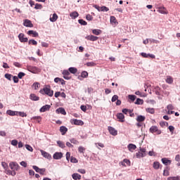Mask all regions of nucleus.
<instances>
[{
  "mask_svg": "<svg viewBox=\"0 0 180 180\" xmlns=\"http://www.w3.org/2000/svg\"><path fill=\"white\" fill-rule=\"evenodd\" d=\"M40 94L42 95H47L48 96H53L54 95V91L50 89V86H46L44 87L43 89L39 91Z\"/></svg>",
  "mask_w": 180,
  "mask_h": 180,
  "instance_id": "nucleus-1",
  "label": "nucleus"
},
{
  "mask_svg": "<svg viewBox=\"0 0 180 180\" xmlns=\"http://www.w3.org/2000/svg\"><path fill=\"white\" fill-rule=\"evenodd\" d=\"M147 155V149L140 148L139 151L136 153V158H143Z\"/></svg>",
  "mask_w": 180,
  "mask_h": 180,
  "instance_id": "nucleus-2",
  "label": "nucleus"
},
{
  "mask_svg": "<svg viewBox=\"0 0 180 180\" xmlns=\"http://www.w3.org/2000/svg\"><path fill=\"white\" fill-rule=\"evenodd\" d=\"M9 167L12 171H14V172H16V171H19V169H20V166H19V165L15 162H10Z\"/></svg>",
  "mask_w": 180,
  "mask_h": 180,
  "instance_id": "nucleus-3",
  "label": "nucleus"
},
{
  "mask_svg": "<svg viewBox=\"0 0 180 180\" xmlns=\"http://www.w3.org/2000/svg\"><path fill=\"white\" fill-rule=\"evenodd\" d=\"M71 124H75V126H84V122L81 120L72 119L70 120Z\"/></svg>",
  "mask_w": 180,
  "mask_h": 180,
  "instance_id": "nucleus-4",
  "label": "nucleus"
},
{
  "mask_svg": "<svg viewBox=\"0 0 180 180\" xmlns=\"http://www.w3.org/2000/svg\"><path fill=\"white\" fill-rule=\"evenodd\" d=\"M94 8H95V9H97V11H98V12H108L109 11V8L103 6H99L98 5H94Z\"/></svg>",
  "mask_w": 180,
  "mask_h": 180,
  "instance_id": "nucleus-5",
  "label": "nucleus"
},
{
  "mask_svg": "<svg viewBox=\"0 0 180 180\" xmlns=\"http://www.w3.org/2000/svg\"><path fill=\"white\" fill-rule=\"evenodd\" d=\"M149 131H150V133H152V134L156 133V134H161V130H160L158 129V127H157V126H152L149 129Z\"/></svg>",
  "mask_w": 180,
  "mask_h": 180,
  "instance_id": "nucleus-6",
  "label": "nucleus"
},
{
  "mask_svg": "<svg viewBox=\"0 0 180 180\" xmlns=\"http://www.w3.org/2000/svg\"><path fill=\"white\" fill-rule=\"evenodd\" d=\"M18 39L21 43H27L29 39L27 37H25V34L20 33L18 35Z\"/></svg>",
  "mask_w": 180,
  "mask_h": 180,
  "instance_id": "nucleus-7",
  "label": "nucleus"
},
{
  "mask_svg": "<svg viewBox=\"0 0 180 180\" xmlns=\"http://www.w3.org/2000/svg\"><path fill=\"white\" fill-rule=\"evenodd\" d=\"M62 74L65 79H71V77H70V70H64Z\"/></svg>",
  "mask_w": 180,
  "mask_h": 180,
  "instance_id": "nucleus-8",
  "label": "nucleus"
},
{
  "mask_svg": "<svg viewBox=\"0 0 180 180\" xmlns=\"http://www.w3.org/2000/svg\"><path fill=\"white\" fill-rule=\"evenodd\" d=\"M86 40H89L90 41H96L99 37L94 36V35H88L85 37Z\"/></svg>",
  "mask_w": 180,
  "mask_h": 180,
  "instance_id": "nucleus-9",
  "label": "nucleus"
},
{
  "mask_svg": "<svg viewBox=\"0 0 180 180\" xmlns=\"http://www.w3.org/2000/svg\"><path fill=\"white\" fill-rule=\"evenodd\" d=\"M53 157L54 160H61L63 158V153L56 152L53 154Z\"/></svg>",
  "mask_w": 180,
  "mask_h": 180,
  "instance_id": "nucleus-10",
  "label": "nucleus"
},
{
  "mask_svg": "<svg viewBox=\"0 0 180 180\" xmlns=\"http://www.w3.org/2000/svg\"><path fill=\"white\" fill-rule=\"evenodd\" d=\"M108 131L112 136H117V130L115 129V128L112 127H108Z\"/></svg>",
  "mask_w": 180,
  "mask_h": 180,
  "instance_id": "nucleus-11",
  "label": "nucleus"
},
{
  "mask_svg": "<svg viewBox=\"0 0 180 180\" xmlns=\"http://www.w3.org/2000/svg\"><path fill=\"white\" fill-rule=\"evenodd\" d=\"M121 165H122V167H130V160L128 159H124L122 162H120Z\"/></svg>",
  "mask_w": 180,
  "mask_h": 180,
  "instance_id": "nucleus-12",
  "label": "nucleus"
},
{
  "mask_svg": "<svg viewBox=\"0 0 180 180\" xmlns=\"http://www.w3.org/2000/svg\"><path fill=\"white\" fill-rule=\"evenodd\" d=\"M50 108H51V105H45L42 106L39 110L41 112H47V110H50Z\"/></svg>",
  "mask_w": 180,
  "mask_h": 180,
  "instance_id": "nucleus-13",
  "label": "nucleus"
},
{
  "mask_svg": "<svg viewBox=\"0 0 180 180\" xmlns=\"http://www.w3.org/2000/svg\"><path fill=\"white\" fill-rule=\"evenodd\" d=\"M23 25L26 27H33V23H32V21H30V20H25Z\"/></svg>",
  "mask_w": 180,
  "mask_h": 180,
  "instance_id": "nucleus-14",
  "label": "nucleus"
},
{
  "mask_svg": "<svg viewBox=\"0 0 180 180\" xmlns=\"http://www.w3.org/2000/svg\"><path fill=\"white\" fill-rule=\"evenodd\" d=\"M117 118L119 120V122H121V123L124 122V115L122 112L117 114Z\"/></svg>",
  "mask_w": 180,
  "mask_h": 180,
  "instance_id": "nucleus-15",
  "label": "nucleus"
},
{
  "mask_svg": "<svg viewBox=\"0 0 180 180\" xmlns=\"http://www.w3.org/2000/svg\"><path fill=\"white\" fill-rule=\"evenodd\" d=\"M27 34H29V36H31V34H32V37H39V33L34 30H29L27 32Z\"/></svg>",
  "mask_w": 180,
  "mask_h": 180,
  "instance_id": "nucleus-16",
  "label": "nucleus"
},
{
  "mask_svg": "<svg viewBox=\"0 0 180 180\" xmlns=\"http://www.w3.org/2000/svg\"><path fill=\"white\" fill-rule=\"evenodd\" d=\"M158 12L163 15H168V11H167V8H165V7L159 8V9L158 10Z\"/></svg>",
  "mask_w": 180,
  "mask_h": 180,
  "instance_id": "nucleus-17",
  "label": "nucleus"
},
{
  "mask_svg": "<svg viewBox=\"0 0 180 180\" xmlns=\"http://www.w3.org/2000/svg\"><path fill=\"white\" fill-rule=\"evenodd\" d=\"M60 131L62 136H64V134H65V133H67L68 131V129L67 127H65V126H62L60 127Z\"/></svg>",
  "mask_w": 180,
  "mask_h": 180,
  "instance_id": "nucleus-18",
  "label": "nucleus"
},
{
  "mask_svg": "<svg viewBox=\"0 0 180 180\" xmlns=\"http://www.w3.org/2000/svg\"><path fill=\"white\" fill-rule=\"evenodd\" d=\"M153 167L154 169H160V168H162V165H160L159 162H154L153 164Z\"/></svg>",
  "mask_w": 180,
  "mask_h": 180,
  "instance_id": "nucleus-19",
  "label": "nucleus"
},
{
  "mask_svg": "<svg viewBox=\"0 0 180 180\" xmlns=\"http://www.w3.org/2000/svg\"><path fill=\"white\" fill-rule=\"evenodd\" d=\"M41 155H43V157H44V158H51V155L50 154H49V153L43 150H41Z\"/></svg>",
  "mask_w": 180,
  "mask_h": 180,
  "instance_id": "nucleus-20",
  "label": "nucleus"
},
{
  "mask_svg": "<svg viewBox=\"0 0 180 180\" xmlns=\"http://www.w3.org/2000/svg\"><path fill=\"white\" fill-rule=\"evenodd\" d=\"M136 148H137V146H136V145L134 144L130 143L128 145V150L131 153H133V151H134V150H136Z\"/></svg>",
  "mask_w": 180,
  "mask_h": 180,
  "instance_id": "nucleus-21",
  "label": "nucleus"
},
{
  "mask_svg": "<svg viewBox=\"0 0 180 180\" xmlns=\"http://www.w3.org/2000/svg\"><path fill=\"white\" fill-rule=\"evenodd\" d=\"M162 164H164L165 165H170L171 164V160H168V158H164L162 159Z\"/></svg>",
  "mask_w": 180,
  "mask_h": 180,
  "instance_id": "nucleus-22",
  "label": "nucleus"
},
{
  "mask_svg": "<svg viewBox=\"0 0 180 180\" xmlns=\"http://www.w3.org/2000/svg\"><path fill=\"white\" fill-rule=\"evenodd\" d=\"M6 113L7 115H9V116H18V111H12L11 110H8Z\"/></svg>",
  "mask_w": 180,
  "mask_h": 180,
  "instance_id": "nucleus-23",
  "label": "nucleus"
},
{
  "mask_svg": "<svg viewBox=\"0 0 180 180\" xmlns=\"http://www.w3.org/2000/svg\"><path fill=\"white\" fill-rule=\"evenodd\" d=\"M70 18H72V19H77V18L79 16V14L78 13V12L74 11L70 14Z\"/></svg>",
  "mask_w": 180,
  "mask_h": 180,
  "instance_id": "nucleus-24",
  "label": "nucleus"
},
{
  "mask_svg": "<svg viewBox=\"0 0 180 180\" xmlns=\"http://www.w3.org/2000/svg\"><path fill=\"white\" fill-rule=\"evenodd\" d=\"M30 99H31V101H39L40 99V98L39 96H36V94H32L30 96Z\"/></svg>",
  "mask_w": 180,
  "mask_h": 180,
  "instance_id": "nucleus-25",
  "label": "nucleus"
},
{
  "mask_svg": "<svg viewBox=\"0 0 180 180\" xmlns=\"http://www.w3.org/2000/svg\"><path fill=\"white\" fill-rule=\"evenodd\" d=\"M58 19V15H57L56 13H53V15H52V17H51V18H49V20H50L51 22H56Z\"/></svg>",
  "mask_w": 180,
  "mask_h": 180,
  "instance_id": "nucleus-26",
  "label": "nucleus"
},
{
  "mask_svg": "<svg viewBox=\"0 0 180 180\" xmlns=\"http://www.w3.org/2000/svg\"><path fill=\"white\" fill-rule=\"evenodd\" d=\"M92 33H93V34H95L96 36H99V34H102V30H98V29H94V30H92Z\"/></svg>",
  "mask_w": 180,
  "mask_h": 180,
  "instance_id": "nucleus-27",
  "label": "nucleus"
},
{
  "mask_svg": "<svg viewBox=\"0 0 180 180\" xmlns=\"http://www.w3.org/2000/svg\"><path fill=\"white\" fill-rule=\"evenodd\" d=\"M144 120H146V117L145 116L139 115L136 117V122H144Z\"/></svg>",
  "mask_w": 180,
  "mask_h": 180,
  "instance_id": "nucleus-28",
  "label": "nucleus"
},
{
  "mask_svg": "<svg viewBox=\"0 0 180 180\" xmlns=\"http://www.w3.org/2000/svg\"><path fill=\"white\" fill-rule=\"evenodd\" d=\"M56 113H61V115H67L65 110L63 108H59L56 110Z\"/></svg>",
  "mask_w": 180,
  "mask_h": 180,
  "instance_id": "nucleus-29",
  "label": "nucleus"
},
{
  "mask_svg": "<svg viewBox=\"0 0 180 180\" xmlns=\"http://www.w3.org/2000/svg\"><path fill=\"white\" fill-rule=\"evenodd\" d=\"M68 71L70 72V74H77V72H78V69L72 67L68 69Z\"/></svg>",
  "mask_w": 180,
  "mask_h": 180,
  "instance_id": "nucleus-30",
  "label": "nucleus"
},
{
  "mask_svg": "<svg viewBox=\"0 0 180 180\" xmlns=\"http://www.w3.org/2000/svg\"><path fill=\"white\" fill-rule=\"evenodd\" d=\"M6 174H7V175H12V176H15V175H16V172H15V171H11V170H9V169H6Z\"/></svg>",
  "mask_w": 180,
  "mask_h": 180,
  "instance_id": "nucleus-31",
  "label": "nucleus"
},
{
  "mask_svg": "<svg viewBox=\"0 0 180 180\" xmlns=\"http://www.w3.org/2000/svg\"><path fill=\"white\" fill-rule=\"evenodd\" d=\"M166 82L169 84H172L174 82V78L171 76H167Z\"/></svg>",
  "mask_w": 180,
  "mask_h": 180,
  "instance_id": "nucleus-32",
  "label": "nucleus"
},
{
  "mask_svg": "<svg viewBox=\"0 0 180 180\" xmlns=\"http://www.w3.org/2000/svg\"><path fill=\"white\" fill-rule=\"evenodd\" d=\"M32 89H34L35 91L39 89L40 88V84L39 82H34L32 86Z\"/></svg>",
  "mask_w": 180,
  "mask_h": 180,
  "instance_id": "nucleus-33",
  "label": "nucleus"
},
{
  "mask_svg": "<svg viewBox=\"0 0 180 180\" xmlns=\"http://www.w3.org/2000/svg\"><path fill=\"white\" fill-rule=\"evenodd\" d=\"M72 177L75 179V180H77V179H81V175L79 174H77V173H75L72 175Z\"/></svg>",
  "mask_w": 180,
  "mask_h": 180,
  "instance_id": "nucleus-34",
  "label": "nucleus"
},
{
  "mask_svg": "<svg viewBox=\"0 0 180 180\" xmlns=\"http://www.w3.org/2000/svg\"><path fill=\"white\" fill-rule=\"evenodd\" d=\"M57 144L60 148H65V144L63 141H58Z\"/></svg>",
  "mask_w": 180,
  "mask_h": 180,
  "instance_id": "nucleus-35",
  "label": "nucleus"
},
{
  "mask_svg": "<svg viewBox=\"0 0 180 180\" xmlns=\"http://www.w3.org/2000/svg\"><path fill=\"white\" fill-rule=\"evenodd\" d=\"M32 120H36V122L37 123H40V122H41V117L40 116H36V117H33L32 118Z\"/></svg>",
  "mask_w": 180,
  "mask_h": 180,
  "instance_id": "nucleus-36",
  "label": "nucleus"
},
{
  "mask_svg": "<svg viewBox=\"0 0 180 180\" xmlns=\"http://www.w3.org/2000/svg\"><path fill=\"white\" fill-rule=\"evenodd\" d=\"M78 22L83 26H86V25H88V22H86V21L84 20L83 19L78 20Z\"/></svg>",
  "mask_w": 180,
  "mask_h": 180,
  "instance_id": "nucleus-37",
  "label": "nucleus"
},
{
  "mask_svg": "<svg viewBox=\"0 0 180 180\" xmlns=\"http://www.w3.org/2000/svg\"><path fill=\"white\" fill-rule=\"evenodd\" d=\"M28 44H32V46H37V41L34 39H30Z\"/></svg>",
  "mask_w": 180,
  "mask_h": 180,
  "instance_id": "nucleus-38",
  "label": "nucleus"
},
{
  "mask_svg": "<svg viewBox=\"0 0 180 180\" xmlns=\"http://www.w3.org/2000/svg\"><path fill=\"white\" fill-rule=\"evenodd\" d=\"M18 116H20L21 117H26L27 115L25 112H18Z\"/></svg>",
  "mask_w": 180,
  "mask_h": 180,
  "instance_id": "nucleus-39",
  "label": "nucleus"
},
{
  "mask_svg": "<svg viewBox=\"0 0 180 180\" xmlns=\"http://www.w3.org/2000/svg\"><path fill=\"white\" fill-rule=\"evenodd\" d=\"M167 180H180V176H170L167 178Z\"/></svg>",
  "mask_w": 180,
  "mask_h": 180,
  "instance_id": "nucleus-40",
  "label": "nucleus"
},
{
  "mask_svg": "<svg viewBox=\"0 0 180 180\" xmlns=\"http://www.w3.org/2000/svg\"><path fill=\"white\" fill-rule=\"evenodd\" d=\"M78 151L79 153L84 154V153H85V148H84V146H79L78 148Z\"/></svg>",
  "mask_w": 180,
  "mask_h": 180,
  "instance_id": "nucleus-41",
  "label": "nucleus"
},
{
  "mask_svg": "<svg viewBox=\"0 0 180 180\" xmlns=\"http://www.w3.org/2000/svg\"><path fill=\"white\" fill-rule=\"evenodd\" d=\"M110 20L111 23H117V20H116V17L115 16H110Z\"/></svg>",
  "mask_w": 180,
  "mask_h": 180,
  "instance_id": "nucleus-42",
  "label": "nucleus"
},
{
  "mask_svg": "<svg viewBox=\"0 0 180 180\" xmlns=\"http://www.w3.org/2000/svg\"><path fill=\"white\" fill-rule=\"evenodd\" d=\"M146 112H148V113H151V115H154L155 110L154 108H146Z\"/></svg>",
  "mask_w": 180,
  "mask_h": 180,
  "instance_id": "nucleus-43",
  "label": "nucleus"
},
{
  "mask_svg": "<svg viewBox=\"0 0 180 180\" xmlns=\"http://www.w3.org/2000/svg\"><path fill=\"white\" fill-rule=\"evenodd\" d=\"M25 148L28 150L30 151L31 153H33V148L30 146V145H25Z\"/></svg>",
  "mask_w": 180,
  "mask_h": 180,
  "instance_id": "nucleus-44",
  "label": "nucleus"
},
{
  "mask_svg": "<svg viewBox=\"0 0 180 180\" xmlns=\"http://www.w3.org/2000/svg\"><path fill=\"white\" fill-rule=\"evenodd\" d=\"M128 98L129 99H130V101H132V102H134V101H136V98L137 97L134 95H129Z\"/></svg>",
  "mask_w": 180,
  "mask_h": 180,
  "instance_id": "nucleus-45",
  "label": "nucleus"
},
{
  "mask_svg": "<svg viewBox=\"0 0 180 180\" xmlns=\"http://www.w3.org/2000/svg\"><path fill=\"white\" fill-rule=\"evenodd\" d=\"M5 78H6V79H8V81H11L12 80V75H11L9 73H6L5 75Z\"/></svg>",
  "mask_w": 180,
  "mask_h": 180,
  "instance_id": "nucleus-46",
  "label": "nucleus"
},
{
  "mask_svg": "<svg viewBox=\"0 0 180 180\" xmlns=\"http://www.w3.org/2000/svg\"><path fill=\"white\" fill-rule=\"evenodd\" d=\"M82 78H86L88 77V72L86 71H83L81 74Z\"/></svg>",
  "mask_w": 180,
  "mask_h": 180,
  "instance_id": "nucleus-47",
  "label": "nucleus"
},
{
  "mask_svg": "<svg viewBox=\"0 0 180 180\" xmlns=\"http://www.w3.org/2000/svg\"><path fill=\"white\" fill-rule=\"evenodd\" d=\"M27 68H28V71H30V72L34 73V72L36 71V67L30 66Z\"/></svg>",
  "mask_w": 180,
  "mask_h": 180,
  "instance_id": "nucleus-48",
  "label": "nucleus"
},
{
  "mask_svg": "<svg viewBox=\"0 0 180 180\" xmlns=\"http://www.w3.org/2000/svg\"><path fill=\"white\" fill-rule=\"evenodd\" d=\"M34 9H43V6L40 4H36Z\"/></svg>",
  "mask_w": 180,
  "mask_h": 180,
  "instance_id": "nucleus-49",
  "label": "nucleus"
},
{
  "mask_svg": "<svg viewBox=\"0 0 180 180\" xmlns=\"http://www.w3.org/2000/svg\"><path fill=\"white\" fill-rule=\"evenodd\" d=\"M70 162H72L73 164H77V162H78V160L72 156L70 158Z\"/></svg>",
  "mask_w": 180,
  "mask_h": 180,
  "instance_id": "nucleus-50",
  "label": "nucleus"
},
{
  "mask_svg": "<svg viewBox=\"0 0 180 180\" xmlns=\"http://www.w3.org/2000/svg\"><path fill=\"white\" fill-rule=\"evenodd\" d=\"M136 105H143V100L141 98H137L136 101L135 102Z\"/></svg>",
  "mask_w": 180,
  "mask_h": 180,
  "instance_id": "nucleus-51",
  "label": "nucleus"
},
{
  "mask_svg": "<svg viewBox=\"0 0 180 180\" xmlns=\"http://www.w3.org/2000/svg\"><path fill=\"white\" fill-rule=\"evenodd\" d=\"M25 75H26V74H25V72H20L18 73V78H20V79H22L23 78V77H25Z\"/></svg>",
  "mask_w": 180,
  "mask_h": 180,
  "instance_id": "nucleus-52",
  "label": "nucleus"
},
{
  "mask_svg": "<svg viewBox=\"0 0 180 180\" xmlns=\"http://www.w3.org/2000/svg\"><path fill=\"white\" fill-rule=\"evenodd\" d=\"M1 165L3 167V168H4V169H8V163L5 162H1Z\"/></svg>",
  "mask_w": 180,
  "mask_h": 180,
  "instance_id": "nucleus-53",
  "label": "nucleus"
},
{
  "mask_svg": "<svg viewBox=\"0 0 180 180\" xmlns=\"http://www.w3.org/2000/svg\"><path fill=\"white\" fill-rule=\"evenodd\" d=\"M70 143H72V144H76V145L79 144V142L77 140H76L75 139H70Z\"/></svg>",
  "mask_w": 180,
  "mask_h": 180,
  "instance_id": "nucleus-54",
  "label": "nucleus"
},
{
  "mask_svg": "<svg viewBox=\"0 0 180 180\" xmlns=\"http://www.w3.org/2000/svg\"><path fill=\"white\" fill-rule=\"evenodd\" d=\"M18 140L14 139V140L11 141V145L14 146V147H16V146H18Z\"/></svg>",
  "mask_w": 180,
  "mask_h": 180,
  "instance_id": "nucleus-55",
  "label": "nucleus"
},
{
  "mask_svg": "<svg viewBox=\"0 0 180 180\" xmlns=\"http://www.w3.org/2000/svg\"><path fill=\"white\" fill-rule=\"evenodd\" d=\"M119 99V96L117 95H114L111 99L112 102H116Z\"/></svg>",
  "mask_w": 180,
  "mask_h": 180,
  "instance_id": "nucleus-56",
  "label": "nucleus"
},
{
  "mask_svg": "<svg viewBox=\"0 0 180 180\" xmlns=\"http://www.w3.org/2000/svg\"><path fill=\"white\" fill-rule=\"evenodd\" d=\"M163 175H164V176H169V170L165 169L163 171Z\"/></svg>",
  "mask_w": 180,
  "mask_h": 180,
  "instance_id": "nucleus-57",
  "label": "nucleus"
},
{
  "mask_svg": "<svg viewBox=\"0 0 180 180\" xmlns=\"http://www.w3.org/2000/svg\"><path fill=\"white\" fill-rule=\"evenodd\" d=\"M129 112V113H131V110H129L127 108L122 109V113H124V115H127V112Z\"/></svg>",
  "mask_w": 180,
  "mask_h": 180,
  "instance_id": "nucleus-58",
  "label": "nucleus"
},
{
  "mask_svg": "<svg viewBox=\"0 0 180 180\" xmlns=\"http://www.w3.org/2000/svg\"><path fill=\"white\" fill-rule=\"evenodd\" d=\"M86 20L91 21V20H93L94 17H92V15H91V14H88L86 16Z\"/></svg>",
  "mask_w": 180,
  "mask_h": 180,
  "instance_id": "nucleus-59",
  "label": "nucleus"
},
{
  "mask_svg": "<svg viewBox=\"0 0 180 180\" xmlns=\"http://www.w3.org/2000/svg\"><path fill=\"white\" fill-rule=\"evenodd\" d=\"M86 65L87 67H94L95 63H94V62H88V63H86Z\"/></svg>",
  "mask_w": 180,
  "mask_h": 180,
  "instance_id": "nucleus-60",
  "label": "nucleus"
},
{
  "mask_svg": "<svg viewBox=\"0 0 180 180\" xmlns=\"http://www.w3.org/2000/svg\"><path fill=\"white\" fill-rule=\"evenodd\" d=\"M33 169H34V171H36L37 172L39 173L40 172V168H39V167L34 165L32 166Z\"/></svg>",
  "mask_w": 180,
  "mask_h": 180,
  "instance_id": "nucleus-61",
  "label": "nucleus"
},
{
  "mask_svg": "<svg viewBox=\"0 0 180 180\" xmlns=\"http://www.w3.org/2000/svg\"><path fill=\"white\" fill-rule=\"evenodd\" d=\"M148 155H150V157H155V152L150 150L148 152Z\"/></svg>",
  "mask_w": 180,
  "mask_h": 180,
  "instance_id": "nucleus-62",
  "label": "nucleus"
},
{
  "mask_svg": "<svg viewBox=\"0 0 180 180\" xmlns=\"http://www.w3.org/2000/svg\"><path fill=\"white\" fill-rule=\"evenodd\" d=\"M167 110H174V105H172V104H169L167 106Z\"/></svg>",
  "mask_w": 180,
  "mask_h": 180,
  "instance_id": "nucleus-63",
  "label": "nucleus"
},
{
  "mask_svg": "<svg viewBox=\"0 0 180 180\" xmlns=\"http://www.w3.org/2000/svg\"><path fill=\"white\" fill-rule=\"evenodd\" d=\"M13 82H15V84H18V82H19V78L16 76H13Z\"/></svg>",
  "mask_w": 180,
  "mask_h": 180,
  "instance_id": "nucleus-64",
  "label": "nucleus"
}]
</instances>
